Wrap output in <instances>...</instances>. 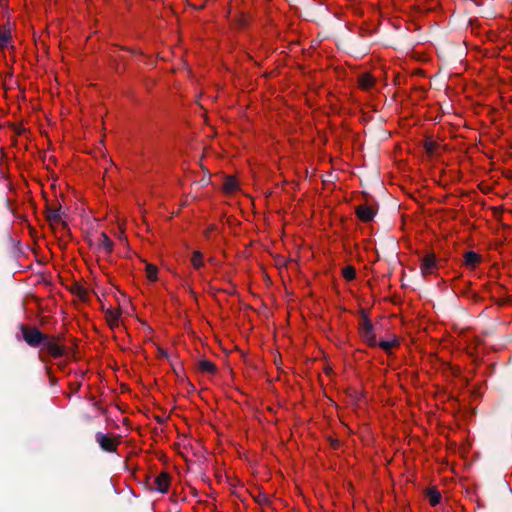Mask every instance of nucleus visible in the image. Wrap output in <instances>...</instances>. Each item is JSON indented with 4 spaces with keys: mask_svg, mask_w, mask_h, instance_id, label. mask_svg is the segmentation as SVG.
Masks as SVG:
<instances>
[{
    "mask_svg": "<svg viewBox=\"0 0 512 512\" xmlns=\"http://www.w3.org/2000/svg\"><path fill=\"white\" fill-rule=\"evenodd\" d=\"M438 267L434 254H427L421 260V272L423 275L433 274Z\"/></svg>",
    "mask_w": 512,
    "mask_h": 512,
    "instance_id": "nucleus-7",
    "label": "nucleus"
},
{
    "mask_svg": "<svg viewBox=\"0 0 512 512\" xmlns=\"http://www.w3.org/2000/svg\"><path fill=\"white\" fill-rule=\"evenodd\" d=\"M95 440L99 444L100 448L108 453H114L117 451V446L120 443L118 439L112 438L109 435L97 432L95 434Z\"/></svg>",
    "mask_w": 512,
    "mask_h": 512,
    "instance_id": "nucleus-4",
    "label": "nucleus"
},
{
    "mask_svg": "<svg viewBox=\"0 0 512 512\" xmlns=\"http://www.w3.org/2000/svg\"><path fill=\"white\" fill-rule=\"evenodd\" d=\"M19 329L22 333L23 340L33 348L41 346L42 342L45 340V335L35 326H27L21 324Z\"/></svg>",
    "mask_w": 512,
    "mask_h": 512,
    "instance_id": "nucleus-1",
    "label": "nucleus"
},
{
    "mask_svg": "<svg viewBox=\"0 0 512 512\" xmlns=\"http://www.w3.org/2000/svg\"><path fill=\"white\" fill-rule=\"evenodd\" d=\"M72 293L77 295L83 301L87 300L88 291L86 288H84L81 285H78V284L74 285V287L72 288Z\"/></svg>",
    "mask_w": 512,
    "mask_h": 512,
    "instance_id": "nucleus-18",
    "label": "nucleus"
},
{
    "mask_svg": "<svg viewBox=\"0 0 512 512\" xmlns=\"http://www.w3.org/2000/svg\"><path fill=\"white\" fill-rule=\"evenodd\" d=\"M356 215L362 222H370L374 219L376 211L371 206L362 204L356 208Z\"/></svg>",
    "mask_w": 512,
    "mask_h": 512,
    "instance_id": "nucleus-8",
    "label": "nucleus"
},
{
    "mask_svg": "<svg viewBox=\"0 0 512 512\" xmlns=\"http://www.w3.org/2000/svg\"><path fill=\"white\" fill-rule=\"evenodd\" d=\"M81 387V382H71L69 388L71 393H77Z\"/></svg>",
    "mask_w": 512,
    "mask_h": 512,
    "instance_id": "nucleus-24",
    "label": "nucleus"
},
{
    "mask_svg": "<svg viewBox=\"0 0 512 512\" xmlns=\"http://www.w3.org/2000/svg\"><path fill=\"white\" fill-rule=\"evenodd\" d=\"M358 83L362 89L368 90L374 86L375 79L370 73H364L359 76Z\"/></svg>",
    "mask_w": 512,
    "mask_h": 512,
    "instance_id": "nucleus-10",
    "label": "nucleus"
},
{
    "mask_svg": "<svg viewBox=\"0 0 512 512\" xmlns=\"http://www.w3.org/2000/svg\"><path fill=\"white\" fill-rule=\"evenodd\" d=\"M170 475L167 472H161L154 477L149 484L150 490L160 493H166L169 489Z\"/></svg>",
    "mask_w": 512,
    "mask_h": 512,
    "instance_id": "nucleus-5",
    "label": "nucleus"
},
{
    "mask_svg": "<svg viewBox=\"0 0 512 512\" xmlns=\"http://www.w3.org/2000/svg\"><path fill=\"white\" fill-rule=\"evenodd\" d=\"M64 213L61 211V206L58 207H46V219L49 221L50 225L61 224L63 228H67V223L62 220V216Z\"/></svg>",
    "mask_w": 512,
    "mask_h": 512,
    "instance_id": "nucleus-6",
    "label": "nucleus"
},
{
    "mask_svg": "<svg viewBox=\"0 0 512 512\" xmlns=\"http://www.w3.org/2000/svg\"><path fill=\"white\" fill-rule=\"evenodd\" d=\"M9 40L10 36L5 32L0 31V46L5 47L8 44Z\"/></svg>",
    "mask_w": 512,
    "mask_h": 512,
    "instance_id": "nucleus-22",
    "label": "nucleus"
},
{
    "mask_svg": "<svg viewBox=\"0 0 512 512\" xmlns=\"http://www.w3.org/2000/svg\"><path fill=\"white\" fill-rule=\"evenodd\" d=\"M223 188L226 192L232 193L238 188L237 181L233 177H227L223 183Z\"/></svg>",
    "mask_w": 512,
    "mask_h": 512,
    "instance_id": "nucleus-16",
    "label": "nucleus"
},
{
    "mask_svg": "<svg viewBox=\"0 0 512 512\" xmlns=\"http://www.w3.org/2000/svg\"><path fill=\"white\" fill-rule=\"evenodd\" d=\"M146 274L150 281H156L158 276V268L153 264H146Z\"/></svg>",
    "mask_w": 512,
    "mask_h": 512,
    "instance_id": "nucleus-17",
    "label": "nucleus"
},
{
    "mask_svg": "<svg viewBox=\"0 0 512 512\" xmlns=\"http://www.w3.org/2000/svg\"><path fill=\"white\" fill-rule=\"evenodd\" d=\"M98 246L105 252L111 253L113 250L114 243L105 233H101Z\"/></svg>",
    "mask_w": 512,
    "mask_h": 512,
    "instance_id": "nucleus-12",
    "label": "nucleus"
},
{
    "mask_svg": "<svg viewBox=\"0 0 512 512\" xmlns=\"http://www.w3.org/2000/svg\"><path fill=\"white\" fill-rule=\"evenodd\" d=\"M481 262V256L474 252L468 251L464 255V264L470 269H474Z\"/></svg>",
    "mask_w": 512,
    "mask_h": 512,
    "instance_id": "nucleus-9",
    "label": "nucleus"
},
{
    "mask_svg": "<svg viewBox=\"0 0 512 512\" xmlns=\"http://www.w3.org/2000/svg\"><path fill=\"white\" fill-rule=\"evenodd\" d=\"M360 335L362 339L371 347H377V339L374 333V326L367 315H363L360 325Z\"/></svg>",
    "mask_w": 512,
    "mask_h": 512,
    "instance_id": "nucleus-3",
    "label": "nucleus"
},
{
    "mask_svg": "<svg viewBox=\"0 0 512 512\" xmlns=\"http://www.w3.org/2000/svg\"><path fill=\"white\" fill-rule=\"evenodd\" d=\"M437 147H438L437 143H435L433 141H426L425 144H424V148L426 150V153L430 154V155L435 153Z\"/></svg>",
    "mask_w": 512,
    "mask_h": 512,
    "instance_id": "nucleus-21",
    "label": "nucleus"
},
{
    "mask_svg": "<svg viewBox=\"0 0 512 512\" xmlns=\"http://www.w3.org/2000/svg\"><path fill=\"white\" fill-rule=\"evenodd\" d=\"M256 502L259 503V504H268L269 503V498L266 494H263V493H260L256 498H255Z\"/></svg>",
    "mask_w": 512,
    "mask_h": 512,
    "instance_id": "nucleus-23",
    "label": "nucleus"
},
{
    "mask_svg": "<svg viewBox=\"0 0 512 512\" xmlns=\"http://www.w3.org/2000/svg\"><path fill=\"white\" fill-rule=\"evenodd\" d=\"M342 275L343 277L348 280V281H352L355 279L356 277V270L353 266L351 265H348L346 267L343 268L342 270Z\"/></svg>",
    "mask_w": 512,
    "mask_h": 512,
    "instance_id": "nucleus-19",
    "label": "nucleus"
},
{
    "mask_svg": "<svg viewBox=\"0 0 512 512\" xmlns=\"http://www.w3.org/2000/svg\"><path fill=\"white\" fill-rule=\"evenodd\" d=\"M199 369L202 372L214 374L217 371L215 364L209 360H201L199 362Z\"/></svg>",
    "mask_w": 512,
    "mask_h": 512,
    "instance_id": "nucleus-14",
    "label": "nucleus"
},
{
    "mask_svg": "<svg viewBox=\"0 0 512 512\" xmlns=\"http://www.w3.org/2000/svg\"><path fill=\"white\" fill-rule=\"evenodd\" d=\"M399 342L398 340L394 339L391 341H377V347H380L382 350H384L387 354H391L392 348L398 346Z\"/></svg>",
    "mask_w": 512,
    "mask_h": 512,
    "instance_id": "nucleus-13",
    "label": "nucleus"
},
{
    "mask_svg": "<svg viewBox=\"0 0 512 512\" xmlns=\"http://www.w3.org/2000/svg\"><path fill=\"white\" fill-rule=\"evenodd\" d=\"M61 337L55 335H45V340L42 342L43 349L54 358L62 357L65 353V347L60 343Z\"/></svg>",
    "mask_w": 512,
    "mask_h": 512,
    "instance_id": "nucleus-2",
    "label": "nucleus"
},
{
    "mask_svg": "<svg viewBox=\"0 0 512 512\" xmlns=\"http://www.w3.org/2000/svg\"><path fill=\"white\" fill-rule=\"evenodd\" d=\"M427 497L429 498V502L432 506L438 505L441 501V494L435 488L428 489Z\"/></svg>",
    "mask_w": 512,
    "mask_h": 512,
    "instance_id": "nucleus-15",
    "label": "nucleus"
},
{
    "mask_svg": "<svg viewBox=\"0 0 512 512\" xmlns=\"http://www.w3.org/2000/svg\"><path fill=\"white\" fill-rule=\"evenodd\" d=\"M120 315H121L120 311H116L113 309H107L105 311V318L111 328H114L115 326L118 325V319H119Z\"/></svg>",
    "mask_w": 512,
    "mask_h": 512,
    "instance_id": "nucleus-11",
    "label": "nucleus"
},
{
    "mask_svg": "<svg viewBox=\"0 0 512 512\" xmlns=\"http://www.w3.org/2000/svg\"><path fill=\"white\" fill-rule=\"evenodd\" d=\"M203 254L200 251H195L192 255L191 262L195 269H200L203 266Z\"/></svg>",
    "mask_w": 512,
    "mask_h": 512,
    "instance_id": "nucleus-20",
    "label": "nucleus"
},
{
    "mask_svg": "<svg viewBox=\"0 0 512 512\" xmlns=\"http://www.w3.org/2000/svg\"><path fill=\"white\" fill-rule=\"evenodd\" d=\"M505 488L508 490V491H511L510 490V487L507 485V484H504Z\"/></svg>",
    "mask_w": 512,
    "mask_h": 512,
    "instance_id": "nucleus-25",
    "label": "nucleus"
}]
</instances>
